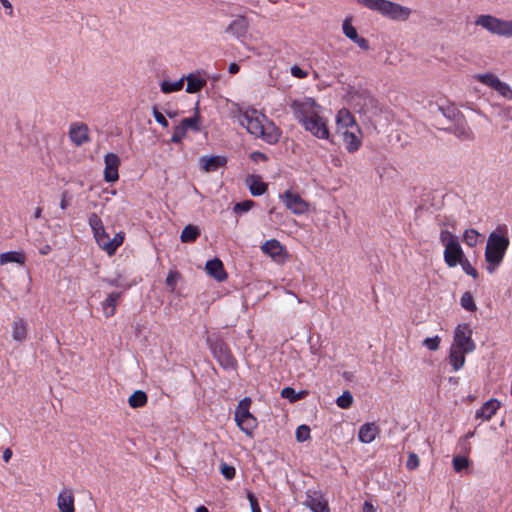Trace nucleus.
<instances>
[{"instance_id":"1","label":"nucleus","mask_w":512,"mask_h":512,"mask_svg":"<svg viewBox=\"0 0 512 512\" xmlns=\"http://www.w3.org/2000/svg\"><path fill=\"white\" fill-rule=\"evenodd\" d=\"M294 118L314 137L321 140L330 138L327 118L321 115V106L312 98L294 100L291 103Z\"/></svg>"},{"instance_id":"2","label":"nucleus","mask_w":512,"mask_h":512,"mask_svg":"<svg viewBox=\"0 0 512 512\" xmlns=\"http://www.w3.org/2000/svg\"><path fill=\"white\" fill-rule=\"evenodd\" d=\"M239 122L250 134L271 145L276 144L282 134L280 128L272 120L259 113L256 109L242 113L239 117Z\"/></svg>"},{"instance_id":"3","label":"nucleus","mask_w":512,"mask_h":512,"mask_svg":"<svg viewBox=\"0 0 512 512\" xmlns=\"http://www.w3.org/2000/svg\"><path fill=\"white\" fill-rule=\"evenodd\" d=\"M509 245L510 239L506 225H499L489 234L484 253L486 270L489 274L494 273L501 265Z\"/></svg>"},{"instance_id":"4","label":"nucleus","mask_w":512,"mask_h":512,"mask_svg":"<svg viewBox=\"0 0 512 512\" xmlns=\"http://www.w3.org/2000/svg\"><path fill=\"white\" fill-rule=\"evenodd\" d=\"M207 342L213 356L224 369L233 370L236 368L237 362L227 343L218 336L208 337Z\"/></svg>"},{"instance_id":"5","label":"nucleus","mask_w":512,"mask_h":512,"mask_svg":"<svg viewBox=\"0 0 512 512\" xmlns=\"http://www.w3.org/2000/svg\"><path fill=\"white\" fill-rule=\"evenodd\" d=\"M451 347L469 353L475 350L476 345L472 340V329L468 324H459L456 327Z\"/></svg>"},{"instance_id":"6","label":"nucleus","mask_w":512,"mask_h":512,"mask_svg":"<svg viewBox=\"0 0 512 512\" xmlns=\"http://www.w3.org/2000/svg\"><path fill=\"white\" fill-rule=\"evenodd\" d=\"M474 79L478 82L490 87L498 92L501 96L512 100V88L505 82L501 81L493 73H483L474 75Z\"/></svg>"},{"instance_id":"7","label":"nucleus","mask_w":512,"mask_h":512,"mask_svg":"<svg viewBox=\"0 0 512 512\" xmlns=\"http://www.w3.org/2000/svg\"><path fill=\"white\" fill-rule=\"evenodd\" d=\"M378 12L394 20H406L410 15V9L397 3L383 0L379 3Z\"/></svg>"},{"instance_id":"8","label":"nucleus","mask_w":512,"mask_h":512,"mask_svg":"<svg viewBox=\"0 0 512 512\" xmlns=\"http://www.w3.org/2000/svg\"><path fill=\"white\" fill-rule=\"evenodd\" d=\"M449 133H452L461 141L471 142L475 140V133L469 126L466 118L462 115L459 119L452 122V125L445 129Z\"/></svg>"},{"instance_id":"9","label":"nucleus","mask_w":512,"mask_h":512,"mask_svg":"<svg viewBox=\"0 0 512 512\" xmlns=\"http://www.w3.org/2000/svg\"><path fill=\"white\" fill-rule=\"evenodd\" d=\"M280 198L287 209L296 215H302L308 211V203L297 193L288 190Z\"/></svg>"},{"instance_id":"10","label":"nucleus","mask_w":512,"mask_h":512,"mask_svg":"<svg viewBox=\"0 0 512 512\" xmlns=\"http://www.w3.org/2000/svg\"><path fill=\"white\" fill-rule=\"evenodd\" d=\"M303 504L312 512H330L328 500L318 491L308 490Z\"/></svg>"},{"instance_id":"11","label":"nucleus","mask_w":512,"mask_h":512,"mask_svg":"<svg viewBox=\"0 0 512 512\" xmlns=\"http://www.w3.org/2000/svg\"><path fill=\"white\" fill-rule=\"evenodd\" d=\"M337 133L342 136L345 148L349 153H354L359 150L362 145V132L359 126H353L352 129Z\"/></svg>"},{"instance_id":"12","label":"nucleus","mask_w":512,"mask_h":512,"mask_svg":"<svg viewBox=\"0 0 512 512\" xmlns=\"http://www.w3.org/2000/svg\"><path fill=\"white\" fill-rule=\"evenodd\" d=\"M475 24L492 34L503 36L504 20L492 15L483 14L476 18Z\"/></svg>"},{"instance_id":"13","label":"nucleus","mask_w":512,"mask_h":512,"mask_svg":"<svg viewBox=\"0 0 512 512\" xmlns=\"http://www.w3.org/2000/svg\"><path fill=\"white\" fill-rule=\"evenodd\" d=\"M104 180L106 182H115L119 178L118 168L120 165L119 157L114 153H107L104 156Z\"/></svg>"},{"instance_id":"14","label":"nucleus","mask_w":512,"mask_h":512,"mask_svg":"<svg viewBox=\"0 0 512 512\" xmlns=\"http://www.w3.org/2000/svg\"><path fill=\"white\" fill-rule=\"evenodd\" d=\"M261 250L263 253L269 255L274 261L282 262L286 256V250L281 243L276 239H270L265 241Z\"/></svg>"},{"instance_id":"15","label":"nucleus","mask_w":512,"mask_h":512,"mask_svg":"<svg viewBox=\"0 0 512 512\" xmlns=\"http://www.w3.org/2000/svg\"><path fill=\"white\" fill-rule=\"evenodd\" d=\"M227 163V158L225 156L215 155V156H201L199 158L200 168L204 172H214L219 168L224 167Z\"/></svg>"},{"instance_id":"16","label":"nucleus","mask_w":512,"mask_h":512,"mask_svg":"<svg viewBox=\"0 0 512 512\" xmlns=\"http://www.w3.org/2000/svg\"><path fill=\"white\" fill-rule=\"evenodd\" d=\"M464 258L459 241L445 246L444 261L448 267H455Z\"/></svg>"},{"instance_id":"17","label":"nucleus","mask_w":512,"mask_h":512,"mask_svg":"<svg viewBox=\"0 0 512 512\" xmlns=\"http://www.w3.org/2000/svg\"><path fill=\"white\" fill-rule=\"evenodd\" d=\"M500 406L501 403L496 398H491L476 410L475 418L489 421L496 414Z\"/></svg>"},{"instance_id":"18","label":"nucleus","mask_w":512,"mask_h":512,"mask_svg":"<svg viewBox=\"0 0 512 512\" xmlns=\"http://www.w3.org/2000/svg\"><path fill=\"white\" fill-rule=\"evenodd\" d=\"M353 126H358L354 116L348 109H340L336 115V131L352 129Z\"/></svg>"},{"instance_id":"19","label":"nucleus","mask_w":512,"mask_h":512,"mask_svg":"<svg viewBox=\"0 0 512 512\" xmlns=\"http://www.w3.org/2000/svg\"><path fill=\"white\" fill-rule=\"evenodd\" d=\"M74 494L71 490H63L57 496L59 512H75Z\"/></svg>"},{"instance_id":"20","label":"nucleus","mask_w":512,"mask_h":512,"mask_svg":"<svg viewBox=\"0 0 512 512\" xmlns=\"http://www.w3.org/2000/svg\"><path fill=\"white\" fill-rule=\"evenodd\" d=\"M69 137L76 146L88 141V128L85 124H73L69 130Z\"/></svg>"},{"instance_id":"21","label":"nucleus","mask_w":512,"mask_h":512,"mask_svg":"<svg viewBox=\"0 0 512 512\" xmlns=\"http://www.w3.org/2000/svg\"><path fill=\"white\" fill-rule=\"evenodd\" d=\"M205 270L211 277L219 282L224 281L227 278V273L224 270L223 263L218 258L207 261Z\"/></svg>"},{"instance_id":"22","label":"nucleus","mask_w":512,"mask_h":512,"mask_svg":"<svg viewBox=\"0 0 512 512\" xmlns=\"http://www.w3.org/2000/svg\"><path fill=\"white\" fill-rule=\"evenodd\" d=\"M379 432V427L375 423H365L359 429L358 438L362 443H371Z\"/></svg>"},{"instance_id":"23","label":"nucleus","mask_w":512,"mask_h":512,"mask_svg":"<svg viewBox=\"0 0 512 512\" xmlns=\"http://www.w3.org/2000/svg\"><path fill=\"white\" fill-rule=\"evenodd\" d=\"M28 334V323L23 318H15L12 323V338L17 342L26 340Z\"/></svg>"},{"instance_id":"24","label":"nucleus","mask_w":512,"mask_h":512,"mask_svg":"<svg viewBox=\"0 0 512 512\" xmlns=\"http://www.w3.org/2000/svg\"><path fill=\"white\" fill-rule=\"evenodd\" d=\"M121 297V292H112L107 298L101 303L103 314L106 318H109L115 314L117 300Z\"/></svg>"},{"instance_id":"25","label":"nucleus","mask_w":512,"mask_h":512,"mask_svg":"<svg viewBox=\"0 0 512 512\" xmlns=\"http://www.w3.org/2000/svg\"><path fill=\"white\" fill-rule=\"evenodd\" d=\"M195 114L194 116L192 117H189V118H184L183 120H181V122L179 124H181V126L183 128H185V130L188 132L189 130L193 131V132H199L201 130V125H200V116H199V108H198V104H196V108H195Z\"/></svg>"},{"instance_id":"26","label":"nucleus","mask_w":512,"mask_h":512,"mask_svg":"<svg viewBox=\"0 0 512 512\" xmlns=\"http://www.w3.org/2000/svg\"><path fill=\"white\" fill-rule=\"evenodd\" d=\"M247 184L253 196H261L267 191V185L258 176H250L247 179Z\"/></svg>"},{"instance_id":"27","label":"nucleus","mask_w":512,"mask_h":512,"mask_svg":"<svg viewBox=\"0 0 512 512\" xmlns=\"http://www.w3.org/2000/svg\"><path fill=\"white\" fill-rule=\"evenodd\" d=\"M466 353L467 352H464L460 349L451 347L449 360H450V364L452 365V367L455 371L461 369L464 366Z\"/></svg>"},{"instance_id":"28","label":"nucleus","mask_w":512,"mask_h":512,"mask_svg":"<svg viewBox=\"0 0 512 512\" xmlns=\"http://www.w3.org/2000/svg\"><path fill=\"white\" fill-rule=\"evenodd\" d=\"M250 404L251 399L249 397H245L242 400H240L234 413L235 422H238L240 421V419L242 420L252 415L249 410Z\"/></svg>"},{"instance_id":"29","label":"nucleus","mask_w":512,"mask_h":512,"mask_svg":"<svg viewBox=\"0 0 512 512\" xmlns=\"http://www.w3.org/2000/svg\"><path fill=\"white\" fill-rule=\"evenodd\" d=\"M236 424L242 432L252 437L254 430L257 428L258 422L257 419L253 415H251L242 420L240 419V421L236 422Z\"/></svg>"},{"instance_id":"30","label":"nucleus","mask_w":512,"mask_h":512,"mask_svg":"<svg viewBox=\"0 0 512 512\" xmlns=\"http://www.w3.org/2000/svg\"><path fill=\"white\" fill-rule=\"evenodd\" d=\"M187 80V86H186V92L187 93H196L199 92L205 85L206 80L195 76V75H188L187 77H184Z\"/></svg>"},{"instance_id":"31","label":"nucleus","mask_w":512,"mask_h":512,"mask_svg":"<svg viewBox=\"0 0 512 512\" xmlns=\"http://www.w3.org/2000/svg\"><path fill=\"white\" fill-rule=\"evenodd\" d=\"M147 400L148 397L144 391L136 390L130 395L128 403L132 408H141L146 405Z\"/></svg>"},{"instance_id":"32","label":"nucleus","mask_w":512,"mask_h":512,"mask_svg":"<svg viewBox=\"0 0 512 512\" xmlns=\"http://www.w3.org/2000/svg\"><path fill=\"white\" fill-rule=\"evenodd\" d=\"M200 235L199 229L194 225H187L181 232V241L184 243L194 242Z\"/></svg>"},{"instance_id":"33","label":"nucleus","mask_w":512,"mask_h":512,"mask_svg":"<svg viewBox=\"0 0 512 512\" xmlns=\"http://www.w3.org/2000/svg\"><path fill=\"white\" fill-rule=\"evenodd\" d=\"M185 78L182 77L177 81L163 80L160 83L161 91L165 94L180 91L183 88Z\"/></svg>"},{"instance_id":"34","label":"nucleus","mask_w":512,"mask_h":512,"mask_svg":"<svg viewBox=\"0 0 512 512\" xmlns=\"http://www.w3.org/2000/svg\"><path fill=\"white\" fill-rule=\"evenodd\" d=\"M24 261H25L24 255L19 252L9 251V252H4V253L0 254V263L2 265L7 264V263H12V262L23 264Z\"/></svg>"},{"instance_id":"35","label":"nucleus","mask_w":512,"mask_h":512,"mask_svg":"<svg viewBox=\"0 0 512 512\" xmlns=\"http://www.w3.org/2000/svg\"><path fill=\"white\" fill-rule=\"evenodd\" d=\"M438 109L442 113V115L451 122L456 121L463 115V113L454 105L439 106Z\"/></svg>"},{"instance_id":"36","label":"nucleus","mask_w":512,"mask_h":512,"mask_svg":"<svg viewBox=\"0 0 512 512\" xmlns=\"http://www.w3.org/2000/svg\"><path fill=\"white\" fill-rule=\"evenodd\" d=\"M247 22L244 18H238L234 20L228 27V31L239 35H242L246 32Z\"/></svg>"},{"instance_id":"37","label":"nucleus","mask_w":512,"mask_h":512,"mask_svg":"<svg viewBox=\"0 0 512 512\" xmlns=\"http://www.w3.org/2000/svg\"><path fill=\"white\" fill-rule=\"evenodd\" d=\"M95 240L99 247L104 250L108 255L110 252V245L109 242H111V238L106 233L105 229L103 230V233L99 232V234L94 235Z\"/></svg>"},{"instance_id":"38","label":"nucleus","mask_w":512,"mask_h":512,"mask_svg":"<svg viewBox=\"0 0 512 512\" xmlns=\"http://www.w3.org/2000/svg\"><path fill=\"white\" fill-rule=\"evenodd\" d=\"M480 233L475 229H467L463 234V241L470 247H474L478 243Z\"/></svg>"},{"instance_id":"39","label":"nucleus","mask_w":512,"mask_h":512,"mask_svg":"<svg viewBox=\"0 0 512 512\" xmlns=\"http://www.w3.org/2000/svg\"><path fill=\"white\" fill-rule=\"evenodd\" d=\"M88 223L93 231V234H99V232L103 233L104 226L101 218L96 214L92 213L89 216Z\"/></svg>"},{"instance_id":"40","label":"nucleus","mask_w":512,"mask_h":512,"mask_svg":"<svg viewBox=\"0 0 512 512\" xmlns=\"http://www.w3.org/2000/svg\"><path fill=\"white\" fill-rule=\"evenodd\" d=\"M344 35L351 41H354L359 35L356 28L352 25L351 20L346 18L342 24Z\"/></svg>"},{"instance_id":"41","label":"nucleus","mask_w":512,"mask_h":512,"mask_svg":"<svg viewBox=\"0 0 512 512\" xmlns=\"http://www.w3.org/2000/svg\"><path fill=\"white\" fill-rule=\"evenodd\" d=\"M353 403V396L349 391H344L341 396H339L336 400V404L338 407L342 409H348L351 407Z\"/></svg>"},{"instance_id":"42","label":"nucleus","mask_w":512,"mask_h":512,"mask_svg":"<svg viewBox=\"0 0 512 512\" xmlns=\"http://www.w3.org/2000/svg\"><path fill=\"white\" fill-rule=\"evenodd\" d=\"M461 306L466 309L467 311H474L476 310V304L474 302V299L472 295L469 292H465L460 299Z\"/></svg>"},{"instance_id":"43","label":"nucleus","mask_w":512,"mask_h":512,"mask_svg":"<svg viewBox=\"0 0 512 512\" xmlns=\"http://www.w3.org/2000/svg\"><path fill=\"white\" fill-rule=\"evenodd\" d=\"M304 395V392H296L292 387H285L282 391H281V396L283 398H286L288 400H290L291 402H295L299 399H301Z\"/></svg>"},{"instance_id":"44","label":"nucleus","mask_w":512,"mask_h":512,"mask_svg":"<svg viewBox=\"0 0 512 512\" xmlns=\"http://www.w3.org/2000/svg\"><path fill=\"white\" fill-rule=\"evenodd\" d=\"M452 462L456 472H461L469 466V460L465 456H454Z\"/></svg>"},{"instance_id":"45","label":"nucleus","mask_w":512,"mask_h":512,"mask_svg":"<svg viewBox=\"0 0 512 512\" xmlns=\"http://www.w3.org/2000/svg\"><path fill=\"white\" fill-rule=\"evenodd\" d=\"M255 205V202L252 200H244L242 202H238L234 205L233 211L236 214L248 212L251 210Z\"/></svg>"},{"instance_id":"46","label":"nucleus","mask_w":512,"mask_h":512,"mask_svg":"<svg viewBox=\"0 0 512 512\" xmlns=\"http://www.w3.org/2000/svg\"><path fill=\"white\" fill-rule=\"evenodd\" d=\"M187 131L185 128L181 126V124H178L173 131L171 142L175 144H179L182 142V140L186 137Z\"/></svg>"},{"instance_id":"47","label":"nucleus","mask_w":512,"mask_h":512,"mask_svg":"<svg viewBox=\"0 0 512 512\" xmlns=\"http://www.w3.org/2000/svg\"><path fill=\"white\" fill-rule=\"evenodd\" d=\"M440 241L444 246H448L458 242V238L448 230H442L440 232Z\"/></svg>"},{"instance_id":"48","label":"nucleus","mask_w":512,"mask_h":512,"mask_svg":"<svg viewBox=\"0 0 512 512\" xmlns=\"http://www.w3.org/2000/svg\"><path fill=\"white\" fill-rule=\"evenodd\" d=\"M220 472L227 480H232L236 474L235 468L225 462L220 463Z\"/></svg>"},{"instance_id":"49","label":"nucleus","mask_w":512,"mask_h":512,"mask_svg":"<svg viewBox=\"0 0 512 512\" xmlns=\"http://www.w3.org/2000/svg\"><path fill=\"white\" fill-rule=\"evenodd\" d=\"M123 241H124V233L123 232L116 233L115 236L111 239V242H109V245H110L109 255L114 254L115 251L117 250V248L122 245Z\"/></svg>"},{"instance_id":"50","label":"nucleus","mask_w":512,"mask_h":512,"mask_svg":"<svg viewBox=\"0 0 512 512\" xmlns=\"http://www.w3.org/2000/svg\"><path fill=\"white\" fill-rule=\"evenodd\" d=\"M296 440L304 442L310 438V428L307 425H301L296 429Z\"/></svg>"},{"instance_id":"51","label":"nucleus","mask_w":512,"mask_h":512,"mask_svg":"<svg viewBox=\"0 0 512 512\" xmlns=\"http://www.w3.org/2000/svg\"><path fill=\"white\" fill-rule=\"evenodd\" d=\"M458 264H461L462 269L468 275L472 276L473 278L478 277L477 270L470 264V262L466 258H463Z\"/></svg>"},{"instance_id":"52","label":"nucleus","mask_w":512,"mask_h":512,"mask_svg":"<svg viewBox=\"0 0 512 512\" xmlns=\"http://www.w3.org/2000/svg\"><path fill=\"white\" fill-rule=\"evenodd\" d=\"M419 464H420V461H419V457L416 453L414 452H410L408 454V459H407V462H406V467L407 469L409 470H415L419 467Z\"/></svg>"},{"instance_id":"53","label":"nucleus","mask_w":512,"mask_h":512,"mask_svg":"<svg viewBox=\"0 0 512 512\" xmlns=\"http://www.w3.org/2000/svg\"><path fill=\"white\" fill-rule=\"evenodd\" d=\"M498 117L501 118V120L507 122L512 121V107L511 106H499V111L497 113Z\"/></svg>"},{"instance_id":"54","label":"nucleus","mask_w":512,"mask_h":512,"mask_svg":"<svg viewBox=\"0 0 512 512\" xmlns=\"http://www.w3.org/2000/svg\"><path fill=\"white\" fill-rule=\"evenodd\" d=\"M439 343H440V338L438 336L428 337V338L424 339V341H423V345L431 351L437 350L439 347Z\"/></svg>"},{"instance_id":"55","label":"nucleus","mask_w":512,"mask_h":512,"mask_svg":"<svg viewBox=\"0 0 512 512\" xmlns=\"http://www.w3.org/2000/svg\"><path fill=\"white\" fill-rule=\"evenodd\" d=\"M152 113L155 121L160 124L162 127L167 128L169 123L164 115L157 109V107H153Z\"/></svg>"},{"instance_id":"56","label":"nucleus","mask_w":512,"mask_h":512,"mask_svg":"<svg viewBox=\"0 0 512 512\" xmlns=\"http://www.w3.org/2000/svg\"><path fill=\"white\" fill-rule=\"evenodd\" d=\"M247 498L250 503L251 512H261L258 500L252 492H248Z\"/></svg>"},{"instance_id":"57","label":"nucleus","mask_w":512,"mask_h":512,"mask_svg":"<svg viewBox=\"0 0 512 512\" xmlns=\"http://www.w3.org/2000/svg\"><path fill=\"white\" fill-rule=\"evenodd\" d=\"M291 74L294 77L299 78V79H303L308 75L306 71H304L297 65H294L291 67Z\"/></svg>"},{"instance_id":"58","label":"nucleus","mask_w":512,"mask_h":512,"mask_svg":"<svg viewBox=\"0 0 512 512\" xmlns=\"http://www.w3.org/2000/svg\"><path fill=\"white\" fill-rule=\"evenodd\" d=\"M353 42L363 50H369L370 48L368 40L364 37L358 36Z\"/></svg>"},{"instance_id":"59","label":"nucleus","mask_w":512,"mask_h":512,"mask_svg":"<svg viewBox=\"0 0 512 512\" xmlns=\"http://www.w3.org/2000/svg\"><path fill=\"white\" fill-rule=\"evenodd\" d=\"M363 100H364V106H366L367 109L377 108V100L374 99L372 96L366 95V96H364Z\"/></svg>"},{"instance_id":"60","label":"nucleus","mask_w":512,"mask_h":512,"mask_svg":"<svg viewBox=\"0 0 512 512\" xmlns=\"http://www.w3.org/2000/svg\"><path fill=\"white\" fill-rule=\"evenodd\" d=\"M503 36L512 37V20H504Z\"/></svg>"},{"instance_id":"61","label":"nucleus","mask_w":512,"mask_h":512,"mask_svg":"<svg viewBox=\"0 0 512 512\" xmlns=\"http://www.w3.org/2000/svg\"><path fill=\"white\" fill-rule=\"evenodd\" d=\"M176 277H177V273L169 272V274L166 278V284L169 287H171L172 290L175 288V285H176Z\"/></svg>"},{"instance_id":"62","label":"nucleus","mask_w":512,"mask_h":512,"mask_svg":"<svg viewBox=\"0 0 512 512\" xmlns=\"http://www.w3.org/2000/svg\"><path fill=\"white\" fill-rule=\"evenodd\" d=\"M0 3H1V5H3V7L5 9L8 10L7 14L9 16H13V6H12L11 2L8 0H0Z\"/></svg>"},{"instance_id":"63","label":"nucleus","mask_w":512,"mask_h":512,"mask_svg":"<svg viewBox=\"0 0 512 512\" xmlns=\"http://www.w3.org/2000/svg\"><path fill=\"white\" fill-rule=\"evenodd\" d=\"M251 158L255 161H257L258 159H261V160H266L267 159V156L264 154V153H261V152H253L251 154Z\"/></svg>"},{"instance_id":"64","label":"nucleus","mask_w":512,"mask_h":512,"mask_svg":"<svg viewBox=\"0 0 512 512\" xmlns=\"http://www.w3.org/2000/svg\"><path fill=\"white\" fill-rule=\"evenodd\" d=\"M363 512H375V508L373 507V505L369 502H364V505H363Z\"/></svg>"}]
</instances>
